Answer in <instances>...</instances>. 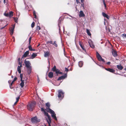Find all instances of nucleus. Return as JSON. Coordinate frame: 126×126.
<instances>
[{
  "mask_svg": "<svg viewBox=\"0 0 126 126\" xmlns=\"http://www.w3.org/2000/svg\"><path fill=\"white\" fill-rule=\"evenodd\" d=\"M17 79V78L16 77H15L13 79V81H12V82L13 83V82H14Z\"/></svg>",
  "mask_w": 126,
  "mask_h": 126,
  "instance_id": "ea45409f",
  "label": "nucleus"
},
{
  "mask_svg": "<svg viewBox=\"0 0 126 126\" xmlns=\"http://www.w3.org/2000/svg\"><path fill=\"white\" fill-rule=\"evenodd\" d=\"M20 66H18L17 67V71H18L19 73H20L21 72V67Z\"/></svg>",
  "mask_w": 126,
  "mask_h": 126,
  "instance_id": "412c9836",
  "label": "nucleus"
},
{
  "mask_svg": "<svg viewBox=\"0 0 126 126\" xmlns=\"http://www.w3.org/2000/svg\"><path fill=\"white\" fill-rule=\"evenodd\" d=\"M33 15L34 16V18H36L37 16L36 15V13L35 11H34L33 13Z\"/></svg>",
  "mask_w": 126,
  "mask_h": 126,
  "instance_id": "393cba45",
  "label": "nucleus"
},
{
  "mask_svg": "<svg viewBox=\"0 0 126 126\" xmlns=\"http://www.w3.org/2000/svg\"><path fill=\"white\" fill-rule=\"evenodd\" d=\"M18 63H19V64L20 65V66H22V65L21 63H20V62H19Z\"/></svg>",
  "mask_w": 126,
  "mask_h": 126,
  "instance_id": "09e8293b",
  "label": "nucleus"
},
{
  "mask_svg": "<svg viewBox=\"0 0 126 126\" xmlns=\"http://www.w3.org/2000/svg\"><path fill=\"white\" fill-rule=\"evenodd\" d=\"M14 27H15L14 26V27H13L12 29H11L12 31L11 32H13V31H14Z\"/></svg>",
  "mask_w": 126,
  "mask_h": 126,
  "instance_id": "3c124183",
  "label": "nucleus"
},
{
  "mask_svg": "<svg viewBox=\"0 0 126 126\" xmlns=\"http://www.w3.org/2000/svg\"><path fill=\"white\" fill-rule=\"evenodd\" d=\"M36 104L35 102H31L29 103L27 105V108L28 110L30 111H32Z\"/></svg>",
  "mask_w": 126,
  "mask_h": 126,
  "instance_id": "f257e3e1",
  "label": "nucleus"
},
{
  "mask_svg": "<svg viewBox=\"0 0 126 126\" xmlns=\"http://www.w3.org/2000/svg\"><path fill=\"white\" fill-rule=\"evenodd\" d=\"M24 63L26 67L32 66L31 65V63L29 61H27L25 60L24 61Z\"/></svg>",
  "mask_w": 126,
  "mask_h": 126,
  "instance_id": "0eeeda50",
  "label": "nucleus"
},
{
  "mask_svg": "<svg viewBox=\"0 0 126 126\" xmlns=\"http://www.w3.org/2000/svg\"><path fill=\"white\" fill-rule=\"evenodd\" d=\"M76 1L77 3H80V2L78 0H76Z\"/></svg>",
  "mask_w": 126,
  "mask_h": 126,
  "instance_id": "8fccbe9b",
  "label": "nucleus"
},
{
  "mask_svg": "<svg viewBox=\"0 0 126 126\" xmlns=\"http://www.w3.org/2000/svg\"><path fill=\"white\" fill-rule=\"evenodd\" d=\"M46 106L48 107V108H49L50 106V104L48 102L46 104Z\"/></svg>",
  "mask_w": 126,
  "mask_h": 126,
  "instance_id": "7c9ffc66",
  "label": "nucleus"
},
{
  "mask_svg": "<svg viewBox=\"0 0 126 126\" xmlns=\"http://www.w3.org/2000/svg\"><path fill=\"white\" fill-rule=\"evenodd\" d=\"M85 16L83 12L82 11H81L79 12V16L80 17H83Z\"/></svg>",
  "mask_w": 126,
  "mask_h": 126,
  "instance_id": "4468645a",
  "label": "nucleus"
},
{
  "mask_svg": "<svg viewBox=\"0 0 126 126\" xmlns=\"http://www.w3.org/2000/svg\"><path fill=\"white\" fill-rule=\"evenodd\" d=\"M46 111L47 112H50L51 114L52 117L55 120L57 121V119L56 116V114L54 112L49 108H47L46 109Z\"/></svg>",
  "mask_w": 126,
  "mask_h": 126,
  "instance_id": "f03ea898",
  "label": "nucleus"
},
{
  "mask_svg": "<svg viewBox=\"0 0 126 126\" xmlns=\"http://www.w3.org/2000/svg\"><path fill=\"white\" fill-rule=\"evenodd\" d=\"M47 121L48 123L49 126H51L50 123H51V119H50V121H48V120L47 119Z\"/></svg>",
  "mask_w": 126,
  "mask_h": 126,
  "instance_id": "c85d7f7f",
  "label": "nucleus"
},
{
  "mask_svg": "<svg viewBox=\"0 0 126 126\" xmlns=\"http://www.w3.org/2000/svg\"><path fill=\"white\" fill-rule=\"evenodd\" d=\"M35 49H32V50H31V51H35Z\"/></svg>",
  "mask_w": 126,
  "mask_h": 126,
  "instance_id": "e2e57ef3",
  "label": "nucleus"
},
{
  "mask_svg": "<svg viewBox=\"0 0 126 126\" xmlns=\"http://www.w3.org/2000/svg\"><path fill=\"white\" fill-rule=\"evenodd\" d=\"M83 63L82 61H80L79 62V65L80 67H81L83 65Z\"/></svg>",
  "mask_w": 126,
  "mask_h": 126,
  "instance_id": "6ab92c4d",
  "label": "nucleus"
},
{
  "mask_svg": "<svg viewBox=\"0 0 126 126\" xmlns=\"http://www.w3.org/2000/svg\"><path fill=\"white\" fill-rule=\"evenodd\" d=\"M111 63L110 62H107L106 64L108 65H109Z\"/></svg>",
  "mask_w": 126,
  "mask_h": 126,
  "instance_id": "de8ad7c7",
  "label": "nucleus"
},
{
  "mask_svg": "<svg viewBox=\"0 0 126 126\" xmlns=\"http://www.w3.org/2000/svg\"><path fill=\"white\" fill-rule=\"evenodd\" d=\"M79 45H80V47H81L82 48V49L83 50H84V51H86V50H85V49L83 47V46H82V45L81 44V43H79Z\"/></svg>",
  "mask_w": 126,
  "mask_h": 126,
  "instance_id": "cd10ccee",
  "label": "nucleus"
},
{
  "mask_svg": "<svg viewBox=\"0 0 126 126\" xmlns=\"http://www.w3.org/2000/svg\"><path fill=\"white\" fill-rule=\"evenodd\" d=\"M112 55L114 56L115 57L117 56V52L115 51L114 50L112 49Z\"/></svg>",
  "mask_w": 126,
  "mask_h": 126,
  "instance_id": "f8f14e48",
  "label": "nucleus"
},
{
  "mask_svg": "<svg viewBox=\"0 0 126 126\" xmlns=\"http://www.w3.org/2000/svg\"><path fill=\"white\" fill-rule=\"evenodd\" d=\"M47 44H53L52 42V41H47Z\"/></svg>",
  "mask_w": 126,
  "mask_h": 126,
  "instance_id": "2f4dec72",
  "label": "nucleus"
},
{
  "mask_svg": "<svg viewBox=\"0 0 126 126\" xmlns=\"http://www.w3.org/2000/svg\"><path fill=\"white\" fill-rule=\"evenodd\" d=\"M20 80L22 81V80L23 75L22 74H20Z\"/></svg>",
  "mask_w": 126,
  "mask_h": 126,
  "instance_id": "c9c22d12",
  "label": "nucleus"
},
{
  "mask_svg": "<svg viewBox=\"0 0 126 126\" xmlns=\"http://www.w3.org/2000/svg\"><path fill=\"white\" fill-rule=\"evenodd\" d=\"M4 4H5V3H6V0H4Z\"/></svg>",
  "mask_w": 126,
  "mask_h": 126,
  "instance_id": "bf43d9fd",
  "label": "nucleus"
},
{
  "mask_svg": "<svg viewBox=\"0 0 126 126\" xmlns=\"http://www.w3.org/2000/svg\"><path fill=\"white\" fill-rule=\"evenodd\" d=\"M29 54V51H26L24 54L22 56V60L23 57H26Z\"/></svg>",
  "mask_w": 126,
  "mask_h": 126,
  "instance_id": "9b49d317",
  "label": "nucleus"
},
{
  "mask_svg": "<svg viewBox=\"0 0 126 126\" xmlns=\"http://www.w3.org/2000/svg\"><path fill=\"white\" fill-rule=\"evenodd\" d=\"M65 71L66 72H67L69 70L67 68L65 67Z\"/></svg>",
  "mask_w": 126,
  "mask_h": 126,
  "instance_id": "a18cd8bd",
  "label": "nucleus"
},
{
  "mask_svg": "<svg viewBox=\"0 0 126 126\" xmlns=\"http://www.w3.org/2000/svg\"><path fill=\"white\" fill-rule=\"evenodd\" d=\"M31 121L33 123H36L40 121L39 119L38 120L36 116L32 118L31 119Z\"/></svg>",
  "mask_w": 126,
  "mask_h": 126,
  "instance_id": "423d86ee",
  "label": "nucleus"
},
{
  "mask_svg": "<svg viewBox=\"0 0 126 126\" xmlns=\"http://www.w3.org/2000/svg\"><path fill=\"white\" fill-rule=\"evenodd\" d=\"M37 56V54L36 53H33L30 57V59H33L35 58Z\"/></svg>",
  "mask_w": 126,
  "mask_h": 126,
  "instance_id": "2eb2a0df",
  "label": "nucleus"
},
{
  "mask_svg": "<svg viewBox=\"0 0 126 126\" xmlns=\"http://www.w3.org/2000/svg\"><path fill=\"white\" fill-rule=\"evenodd\" d=\"M31 39H32L31 37H30L29 38V45H30V43L31 42Z\"/></svg>",
  "mask_w": 126,
  "mask_h": 126,
  "instance_id": "e433bc0d",
  "label": "nucleus"
},
{
  "mask_svg": "<svg viewBox=\"0 0 126 126\" xmlns=\"http://www.w3.org/2000/svg\"><path fill=\"white\" fill-rule=\"evenodd\" d=\"M117 66L118 69L120 70H122L123 68V66L121 65H117Z\"/></svg>",
  "mask_w": 126,
  "mask_h": 126,
  "instance_id": "a211bd4d",
  "label": "nucleus"
},
{
  "mask_svg": "<svg viewBox=\"0 0 126 126\" xmlns=\"http://www.w3.org/2000/svg\"><path fill=\"white\" fill-rule=\"evenodd\" d=\"M40 80L39 78L38 77V76L37 77V81H38V83H39V82Z\"/></svg>",
  "mask_w": 126,
  "mask_h": 126,
  "instance_id": "49530a36",
  "label": "nucleus"
},
{
  "mask_svg": "<svg viewBox=\"0 0 126 126\" xmlns=\"http://www.w3.org/2000/svg\"><path fill=\"white\" fill-rule=\"evenodd\" d=\"M88 42L90 47L92 48H94V46L93 44L92 43V42L90 40H89Z\"/></svg>",
  "mask_w": 126,
  "mask_h": 126,
  "instance_id": "9d476101",
  "label": "nucleus"
},
{
  "mask_svg": "<svg viewBox=\"0 0 126 126\" xmlns=\"http://www.w3.org/2000/svg\"><path fill=\"white\" fill-rule=\"evenodd\" d=\"M58 97L61 100L64 97V93L62 91V90H58Z\"/></svg>",
  "mask_w": 126,
  "mask_h": 126,
  "instance_id": "7ed1b4c3",
  "label": "nucleus"
},
{
  "mask_svg": "<svg viewBox=\"0 0 126 126\" xmlns=\"http://www.w3.org/2000/svg\"><path fill=\"white\" fill-rule=\"evenodd\" d=\"M59 70L58 69H57L56 71H55V73L56 74L58 75V74H59Z\"/></svg>",
  "mask_w": 126,
  "mask_h": 126,
  "instance_id": "c756f323",
  "label": "nucleus"
},
{
  "mask_svg": "<svg viewBox=\"0 0 126 126\" xmlns=\"http://www.w3.org/2000/svg\"><path fill=\"white\" fill-rule=\"evenodd\" d=\"M21 81V82L20 83V85L21 86V88H23L24 86V80H22V81Z\"/></svg>",
  "mask_w": 126,
  "mask_h": 126,
  "instance_id": "aec40b11",
  "label": "nucleus"
},
{
  "mask_svg": "<svg viewBox=\"0 0 126 126\" xmlns=\"http://www.w3.org/2000/svg\"><path fill=\"white\" fill-rule=\"evenodd\" d=\"M64 27H63V32H64Z\"/></svg>",
  "mask_w": 126,
  "mask_h": 126,
  "instance_id": "774afa93",
  "label": "nucleus"
},
{
  "mask_svg": "<svg viewBox=\"0 0 126 126\" xmlns=\"http://www.w3.org/2000/svg\"><path fill=\"white\" fill-rule=\"evenodd\" d=\"M88 35L90 36V37H91V34L90 32H87Z\"/></svg>",
  "mask_w": 126,
  "mask_h": 126,
  "instance_id": "58836bf2",
  "label": "nucleus"
},
{
  "mask_svg": "<svg viewBox=\"0 0 126 126\" xmlns=\"http://www.w3.org/2000/svg\"><path fill=\"white\" fill-rule=\"evenodd\" d=\"M103 3H105V0H103Z\"/></svg>",
  "mask_w": 126,
  "mask_h": 126,
  "instance_id": "680f3d73",
  "label": "nucleus"
},
{
  "mask_svg": "<svg viewBox=\"0 0 126 126\" xmlns=\"http://www.w3.org/2000/svg\"><path fill=\"white\" fill-rule=\"evenodd\" d=\"M17 102V101H16V102H15V103H14V105H15L16 104Z\"/></svg>",
  "mask_w": 126,
  "mask_h": 126,
  "instance_id": "052dcab7",
  "label": "nucleus"
},
{
  "mask_svg": "<svg viewBox=\"0 0 126 126\" xmlns=\"http://www.w3.org/2000/svg\"><path fill=\"white\" fill-rule=\"evenodd\" d=\"M67 77V75L66 74H64L63 76H62L59 77L57 79L58 80H60L62 79H65Z\"/></svg>",
  "mask_w": 126,
  "mask_h": 126,
  "instance_id": "6e6552de",
  "label": "nucleus"
},
{
  "mask_svg": "<svg viewBox=\"0 0 126 126\" xmlns=\"http://www.w3.org/2000/svg\"><path fill=\"white\" fill-rule=\"evenodd\" d=\"M41 110L42 111H43L44 112L45 111V109L43 108H41Z\"/></svg>",
  "mask_w": 126,
  "mask_h": 126,
  "instance_id": "79ce46f5",
  "label": "nucleus"
},
{
  "mask_svg": "<svg viewBox=\"0 0 126 126\" xmlns=\"http://www.w3.org/2000/svg\"><path fill=\"white\" fill-rule=\"evenodd\" d=\"M11 82V80H9L8 81V82L9 83H10Z\"/></svg>",
  "mask_w": 126,
  "mask_h": 126,
  "instance_id": "0e129e2a",
  "label": "nucleus"
},
{
  "mask_svg": "<svg viewBox=\"0 0 126 126\" xmlns=\"http://www.w3.org/2000/svg\"><path fill=\"white\" fill-rule=\"evenodd\" d=\"M57 69L56 66H54V67L52 69V70L53 71L55 72Z\"/></svg>",
  "mask_w": 126,
  "mask_h": 126,
  "instance_id": "bb28decb",
  "label": "nucleus"
},
{
  "mask_svg": "<svg viewBox=\"0 0 126 126\" xmlns=\"http://www.w3.org/2000/svg\"><path fill=\"white\" fill-rule=\"evenodd\" d=\"M19 98H20V97L19 96H18V97H17V98H16V101H17V102H18V101H19Z\"/></svg>",
  "mask_w": 126,
  "mask_h": 126,
  "instance_id": "a19ab883",
  "label": "nucleus"
},
{
  "mask_svg": "<svg viewBox=\"0 0 126 126\" xmlns=\"http://www.w3.org/2000/svg\"><path fill=\"white\" fill-rule=\"evenodd\" d=\"M44 112L45 115L47 116L48 120L50 121V119H51V118L50 116L48 115V113L46 111H45Z\"/></svg>",
  "mask_w": 126,
  "mask_h": 126,
  "instance_id": "dca6fc26",
  "label": "nucleus"
},
{
  "mask_svg": "<svg viewBox=\"0 0 126 126\" xmlns=\"http://www.w3.org/2000/svg\"><path fill=\"white\" fill-rule=\"evenodd\" d=\"M27 68V72L28 74H30L32 72V66H30L28 67H26Z\"/></svg>",
  "mask_w": 126,
  "mask_h": 126,
  "instance_id": "1a4fd4ad",
  "label": "nucleus"
},
{
  "mask_svg": "<svg viewBox=\"0 0 126 126\" xmlns=\"http://www.w3.org/2000/svg\"><path fill=\"white\" fill-rule=\"evenodd\" d=\"M13 12L12 11H11L8 13H5L4 14V16L6 17H9L10 18L12 17L13 16Z\"/></svg>",
  "mask_w": 126,
  "mask_h": 126,
  "instance_id": "39448f33",
  "label": "nucleus"
},
{
  "mask_svg": "<svg viewBox=\"0 0 126 126\" xmlns=\"http://www.w3.org/2000/svg\"><path fill=\"white\" fill-rule=\"evenodd\" d=\"M52 44L56 47H58V45L56 43V42L55 41H54L53 43Z\"/></svg>",
  "mask_w": 126,
  "mask_h": 126,
  "instance_id": "a878e982",
  "label": "nucleus"
},
{
  "mask_svg": "<svg viewBox=\"0 0 126 126\" xmlns=\"http://www.w3.org/2000/svg\"><path fill=\"white\" fill-rule=\"evenodd\" d=\"M84 1V0H81V2L82 3H83Z\"/></svg>",
  "mask_w": 126,
  "mask_h": 126,
  "instance_id": "864d4df0",
  "label": "nucleus"
},
{
  "mask_svg": "<svg viewBox=\"0 0 126 126\" xmlns=\"http://www.w3.org/2000/svg\"><path fill=\"white\" fill-rule=\"evenodd\" d=\"M28 48L29 50L30 51H31L32 49V47L30 45H29V46Z\"/></svg>",
  "mask_w": 126,
  "mask_h": 126,
  "instance_id": "f704fd0d",
  "label": "nucleus"
},
{
  "mask_svg": "<svg viewBox=\"0 0 126 126\" xmlns=\"http://www.w3.org/2000/svg\"><path fill=\"white\" fill-rule=\"evenodd\" d=\"M6 26V25L4 27L1 28H0V29H3Z\"/></svg>",
  "mask_w": 126,
  "mask_h": 126,
  "instance_id": "13d9d810",
  "label": "nucleus"
},
{
  "mask_svg": "<svg viewBox=\"0 0 126 126\" xmlns=\"http://www.w3.org/2000/svg\"><path fill=\"white\" fill-rule=\"evenodd\" d=\"M97 65H98V66H100V67H101V66H102L101 65H100L99 64H97Z\"/></svg>",
  "mask_w": 126,
  "mask_h": 126,
  "instance_id": "69168bd1",
  "label": "nucleus"
},
{
  "mask_svg": "<svg viewBox=\"0 0 126 126\" xmlns=\"http://www.w3.org/2000/svg\"><path fill=\"white\" fill-rule=\"evenodd\" d=\"M59 74H63V73H62V72L59 71Z\"/></svg>",
  "mask_w": 126,
  "mask_h": 126,
  "instance_id": "5fc2aeb1",
  "label": "nucleus"
},
{
  "mask_svg": "<svg viewBox=\"0 0 126 126\" xmlns=\"http://www.w3.org/2000/svg\"><path fill=\"white\" fill-rule=\"evenodd\" d=\"M14 19L15 22L16 23H17L18 22L17 19V17L14 18Z\"/></svg>",
  "mask_w": 126,
  "mask_h": 126,
  "instance_id": "72a5a7b5",
  "label": "nucleus"
},
{
  "mask_svg": "<svg viewBox=\"0 0 126 126\" xmlns=\"http://www.w3.org/2000/svg\"><path fill=\"white\" fill-rule=\"evenodd\" d=\"M86 32H89V31L87 29L86 30Z\"/></svg>",
  "mask_w": 126,
  "mask_h": 126,
  "instance_id": "338daca9",
  "label": "nucleus"
},
{
  "mask_svg": "<svg viewBox=\"0 0 126 126\" xmlns=\"http://www.w3.org/2000/svg\"><path fill=\"white\" fill-rule=\"evenodd\" d=\"M13 83V82H12L11 84L9 85L11 89H12L13 88L12 87H11V86H12Z\"/></svg>",
  "mask_w": 126,
  "mask_h": 126,
  "instance_id": "4c0bfd02",
  "label": "nucleus"
},
{
  "mask_svg": "<svg viewBox=\"0 0 126 126\" xmlns=\"http://www.w3.org/2000/svg\"><path fill=\"white\" fill-rule=\"evenodd\" d=\"M105 69L106 70H107V71H109V68L107 69V68H105Z\"/></svg>",
  "mask_w": 126,
  "mask_h": 126,
  "instance_id": "6e6d98bb",
  "label": "nucleus"
},
{
  "mask_svg": "<svg viewBox=\"0 0 126 126\" xmlns=\"http://www.w3.org/2000/svg\"><path fill=\"white\" fill-rule=\"evenodd\" d=\"M35 26V23L34 22H32V23L31 26L32 28H33Z\"/></svg>",
  "mask_w": 126,
  "mask_h": 126,
  "instance_id": "473e14b6",
  "label": "nucleus"
},
{
  "mask_svg": "<svg viewBox=\"0 0 126 126\" xmlns=\"http://www.w3.org/2000/svg\"><path fill=\"white\" fill-rule=\"evenodd\" d=\"M102 15L104 17L107 18L108 19H109L110 18L109 16L105 13L102 12Z\"/></svg>",
  "mask_w": 126,
  "mask_h": 126,
  "instance_id": "ddd939ff",
  "label": "nucleus"
},
{
  "mask_svg": "<svg viewBox=\"0 0 126 126\" xmlns=\"http://www.w3.org/2000/svg\"><path fill=\"white\" fill-rule=\"evenodd\" d=\"M13 32H11L10 33V34L11 35H12L13 33Z\"/></svg>",
  "mask_w": 126,
  "mask_h": 126,
  "instance_id": "4d7b16f0",
  "label": "nucleus"
},
{
  "mask_svg": "<svg viewBox=\"0 0 126 126\" xmlns=\"http://www.w3.org/2000/svg\"><path fill=\"white\" fill-rule=\"evenodd\" d=\"M96 55L97 59L99 61H102L104 63L105 62V61L104 59L102 58L101 56L97 52H96Z\"/></svg>",
  "mask_w": 126,
  "mask_h": 126,
  "instance_id": "20e7f679",
  "label": "nucleus"
},
{
  "mask_svg": "<svg viewBox=\"0 0 126 126\" xmlns=\"http://www.w3.org/2000/svg\"><path fill=\"white\" fill-rule=\"evenodd\" d=\"M103 4H104V5L105 7V8H106V3H103Z\"/></svg>",
  "mask_w": 126,
  "mask_h": 126,
  "instance_id": "603ef678",
  "label": "nucleus"
},
{
  "mask_svg": "<svg viewBox=\"0 0 126 126\" xmlns=\"http://www.w3.org/2000/svg\"><path fill=\"white\" fill-rule=\"evenodd\" d=\"M53 76V74L52 72H50L48 73V77L50 78H52Z\"/></svg>",
  "mask_w": 126,
  "mask_h": 126,
  "instance_id": "f3484780",
  "label": "nucleus"
},
{
  "mask_svg": "<svg viewBox=\"0 0 126 126\" xmlns=\"http://www.w3.org/2000/svg\"><path fill=\"white\" fill-rule=\"evenodd\" d=\"M40 28H41L39 26H37V29L38 30H40Z\"/></svg>",
  "mask_w": 126,
  "mask_h": 126,
  "instance_id": "c03bdc74",
  "label": "nucleus"
},
{
  "mask_svg": "<svg viewBox=\"0 0 126 126\" xmlns=\"http://www.w3.org/2000/svg\"><path fill=\"white\" fill-rule=\"evenodd\" d=\"M123 38H126V34H123Z\"/></svg>",
  "mask_w": 126,
  "mask_h": 126,
  "instance_id": "37998d69",
  "label": "nucleus"
},
{
  "mask_svg": "<svg viewBox=\"0 0 126 126\" xmlns=\"http://www.w3.org/2000/svg\"><path fill=\"white\" fill-rule=\"evenodd\" d=\"M61 20H59L58 22V25L59 27V32H60L61 31V29H60V24H61Z\"/></svg>",
  "mask_w": 126,
  "mask_h": 126,
  "instance_id": "4be33fe9",
  "label": "nucleus"
},
{
  "mask_svg": "<svg viewBox=\"0 0 126 126\" xmlns=\"http://www.w3.org/2000/svg\"><path fill=\"white\" fill-rule=\"evenodd\" d=\"M109 71L111 72L112 73H114V72L115 71V70L109 68Z\"/></svg>",
  "mask_w": 126,
  "mask_h": 126,
  "instance_id": "b1692460",
  "label": "nucleus"
},
{
  "mask_svg": "<svg viewBox=\"0 0 126 126\" xmlns=\"http://www.w3.org/2000/svg\"><path fill=\"white\" fill-rule=\"evenodd\" d=\"M49 52L48 51H47L46 52H45L44 56L46 57L49 56Z\"/></svg>",
  "mask_w": 126,
  "mask_h": 126,
  "instance_id": "5701e85b",
  "label": "nucleus"
}]
</instances>
